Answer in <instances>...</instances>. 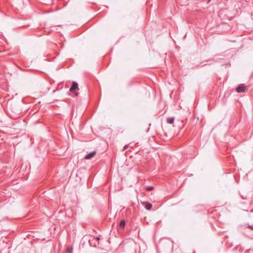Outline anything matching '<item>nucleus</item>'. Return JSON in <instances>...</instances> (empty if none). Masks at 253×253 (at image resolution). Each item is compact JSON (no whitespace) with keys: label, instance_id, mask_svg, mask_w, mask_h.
Returning a JSON list of instances; mask_svg holds the SVG:
<instances>
[{"label":"nucleus","instance_id":"423d86ee","mask_svg":"<svg viewBox=\"0 0 253 253\" xmlns=\"http://www.w3.org/2000/svg\"><path fill=\"white\" fill-rule=\"evenodd\" d=\"M125 225H126V222L125 220H123L121 221L120 224H119V226L121 228L123 229L125 228Z\"/></svg>","mask_w":253,"mask_h":253},{"label":"nucleus","instance_id":"f03ea898","mask_svg":"<svg viewBox=\"0 0 253 253\" xmlns=\"http://www.w3.org/2000/svg\"><path fill=\"white\" fill-rule=\"evenodd\" d=\"M96 154V152L95 151H93L92 152H91L89 154L86 155L84 158L86 160H89L93 158L94 155Z\"/></svg>","mask_w":253,"mask_h":253},{"label":"nucleus","instance_id":"7ed1b4c3","mask_svg":"<svg viewBox=\"0 0 253 253\" xmlns=\"http://www.w3.org/2000/svg\"><path fill=\"white\" fill-rule=\"evenodd\" d=\"M76 89H79L78 84L76 82H73L71 87H70L69 91L70 92H73Z\"/></svg>","mask_w":253,"mask_h":253},{"label":"nucleus","instance_id":"9d476101","mask_svg":"<svg viewBox=\"0 0 253 253\" xmlns=\"http://www.w3.org/2000/svg\"><path fill=\"white\" fill-rule=\"evenodd\" d=\"M127 147V145H126L124 147V149H126Z\"/></svg>","mask_w":253,"mask_h":253},{"label":"nucleus","instance_id":"6e6552de","mask_svg":"<svg viewBox=\"0 0 253 253\" xmlns=\"http://www.w3.org/2000/svg\"><path fill=\"white\" fill-rule=\"evenodd\" d=\"M94 240L97 242V244H98V241H99L100 240V238L98 237H97L96 238H94Z\"/></svg>","mask_w":253,"mask_h":253},{"label":"nucleus","instance_id":"1a4fd4ad","mask_svg":"<svg viewBox=\"0 0 253 253\" xmlns=\"http://www.w3.org/2000/svg\"><path fill=\"white\" fill-rule=\"evenodd\" d=\"M72 249H70L69 248H68L67 249V252H68V253H70Z\"/></svg>","mask_w":253,"mask_h":253},{"label":"nucleus","instance_id":"20e7f679","mask_svg":"<svg viewBox=\"0 0 253 253\" xmlns=\"http://www.w3.org/2000/svg\"><path fill=\"white\" fill-rule=\"evenodd\" d=\"M152 207V205L150 203H146L145 205V208L147 210H150Z\"/></svg>","mask_w":253,"mask_h":253},{"label":"nucleus","instance_id":"9b49d317","mask_svg":"<svg viewBox=\"0 0 253 253\" xmlns=\"http://www.w3.org/2000/svg\"><path fill=\"white\" fill-rule=\"evenodd\" d=\"M56 91V90H54L53 91V93H54L55 91Z\"/></svg>","mask_w":253,"mask_h":253},{"label":"nucleus","instance_id":"f257e3e1","mask_svg":"<svg viewBox=\"0 0 253 253\" xmlns=\"http://www.w3.org/2000/svg\"><path fill=\"white\" fill-rule=\"evenodd\" d=\"M245 85L243 84H240L237 88H236V91L238 93H241L245 92Z\"/></svg>","mask_w":253,"mask_h":253},{"label":"nucleus","instance_id":"39448f33","mask_svg":"<svg viewBox=\"0 0 253 253\" xmlns=\"http://www.w3.org/2000/svg\"><path fill=\"white\" fill-rule=\"evenodd\" d=\"M174 119L173 117H169L167 119V122L168 124H172L174 122Z\"/></svg>","mask_w":253,"mask_h":253},{"label":"nucleus","instance_id":"0eeeda50","mask_svg":"<svg viewBox=\"0 0 253 253\" xmlns=\"http://www.w3.org/2000/svg\"><path fill=\"white\" fill-rule=\"evenodd\" d=\"M146 189L148 191H151L153 189V186H148L146 187Z\"/></svg>","mask_w":253,"mask_h":253}]
</instances>
